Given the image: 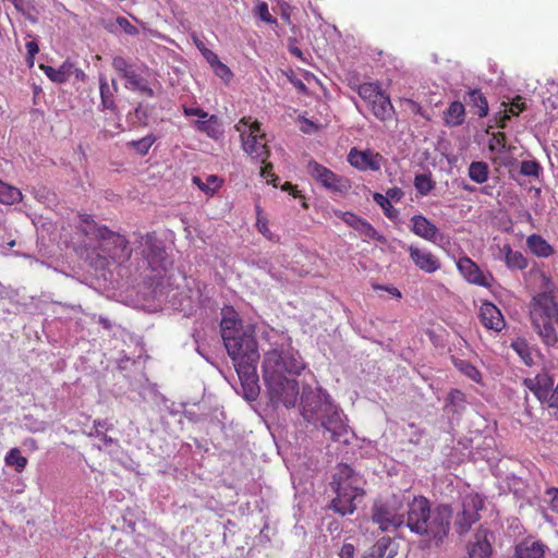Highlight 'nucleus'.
I'll return each mask as SVG.
<instances>
[{
	"mask_svg": "<svg viewBox=\"0 0 558 558\" xmlns=\"http://www.w3.org/2000/svg\"><path fill=\"white\" fill-rule=\"evenodd\" d=\"M305 365L298 353L272 349L265 353L262 372L272 404L293 408L299 397V383L286 374L300 375Z\"/></svg>",
	"mask_w": 558,
	"mask_h": 558,
	"instance_id": "obj_1",
	"label": "nucleus"
},
{
	"mask_svg": "<svg viewBox=\"0 0 558 558\" xmlns=\"http://www.w3.org/2000/svg\"><path fill=\"white\" fill-rule=\"evenodd\" d=\"M430 504L424 496L414 497L408 504L407 526L411 532L426 536L436 543L442 542L449 533L452 518V509L448 505H438L434 508L430 525H426L424 519L428 518Z\"/></svg>",
	"mask_w": 558,
	"mask_h": 558,
	"instance_id": "obj_2",
	"label": "nucleus"
},
{
	"mask_svg": "<svg viewBox=\"0 0 558 558\" xmlns=\"http://www.w3.org/2000/svg\"><path fill=\"white\" fill-rule=\"evenodd\" d=\"M301 415L307 423L319 425L330 433L333 441H340L348 433L338 407L329 397H322L313 391L304 392L301 397Z\"/></svg>",
	"mask_w": 558,
	"mask_h": 558,
	"instance_id": "obj_3",
	"label": "nucleus"
},
{
	"mask_svg": "<svg viewBox=\"0 0 558 558\" xmlns=\"http://www.w3.org/2000/svg\"><path fill=\"white\" fill-rule=\"evenodd\" d=\"M533 330L546 348L558 345V303L551 292L534 295L529 304Z\"/></svg>",
	"mask_w": 558,
	"mask_h": 558,
	"instance_id": "obj_4",
	"label": "nucleus"
},
{
	"mask_svg": "<svg viewBox=\"0 0 558 558\" xmlns=\"http://www.w3.org/2000/svg\"><path fill=\"white\" fill-rule=\"evenodd\" d=\"M359 483L360 480L351 466L348 464L338 465L332 480L336 497L331 501V508L335 512L344 515L355 510V498L364 495V490L359 486Z\"/></svg>",
	"mask_w": 558,
	"mask_h": 558,
	"instance_id": "obj_5",
	"label": "nucleus"
},
{
	"mask_svg": "<svg viewBox=\"0 0 558 558\" xmlns=\"http://www.w3.org/2000/svg\"><path fill=\"white\" fill-rule=\"evenodd\" d=\"M235 130L240 133L242 148L244 151L258 162H265L270 156V150L265 141V134L260 133V124L251 117H243L235 124Z\"/></svg>",
	"mask_w": 558,
	"mask_h": 558,
	"instance_id": "obj_6",
	"label": "nucleus"
},
{
	"mask_svg": "<svg viewBox=\"0 0 558 558\" xmlns=\"http://www.w3.org/2000/svg\"><path fill=\"white\" fill-rule=\"evenodd\" d=\"M357 94L378 120L385 122L392 119L395 108L390 97L380 88L378 83L372 82L359 85Z\"/></svg>",
	"mask_w": 558,
	"mask_h": 558,
	"instance_id": "obj_7",
	"label": "nucleus"
},
{
	"mask_svg": "<svg viewBox=\"0 0 558 558\" xmlns=\"http://www.w3.org/2000/svg\"><path fill=\"white\" fill-rule=\"evenodd\" d=\"M96 236L101 241V251L114 263L122 264L131 258L132 248L124 235L111 231L106 226H100L96 230Z\"/></svg>",
	"mask_w": 558,
	"mask_h": 558,
	"instance_id": "obj_8",
	"label": "nucleus"
},
{
	"mask_svg": "<svg viewBox=\"0 0 558 558\" xmlns=\"http://www.w3.org/2000/svg\"><path fill=\"white\" fill-rule=\"evenodd\" d=\"M306 170L313 180L332 193L345 194L351 189L348 178L335 173L315 160L308 161Z\"/></svg>",
	"mask_w": 558,
	"mask_h": 558,
	"instance_id": "obj_9",
	"label": "nucleus"
},
{
	"mask_svg": "<svg viewBox=\"0 0 558 558\" xmlns=\"http://www.w3.org/2000/svg\"><path fill=\"white\" fill-rule=\"evenodd\" d=\"M140 245L148 267L156 276H161L167 269V253L162 242L155 233H146L141 236Z\"/></svg>",
	"mask_w": 558,
	"mask_h": 558,
	"instance_id": "obj_10",
	"label": "nucleus"
},
{
	"mask_svg": "<svg viewBox=\"0 0 558 558\" xmlns=\"http://www.w3.org/2000/svg\"><path fill=\"white\" fill-rule=\"evenodd\" d=\"M223 344L232 361L259 360L257 341L252 333L243 331L236 336L227 337Z\"/></svg>",
	"mask_w": 558,
	"mask_h": 558,
	"instance_id": "obj_11",
	"label": "nucleus"
},
{
	"mask_svg": "<svg viewBox=\"0 0 558 558\" xmlns=\"http://www.w3.org/2000/svg\"><path fill=\"white\" fill-rule=\"evenodd\" d=\"M483 499L477 494H469L463 498L462 511L456 519L458 533H466L480 520V510L483 509Z\"/></svg>",
	"mask_w": 558,
	"mask_h": 558,
	"instance_id": "obj_12",
	"label": "nucleus"
},
{
	"mask_svg": "<svg viewBox=\"0 0 558 558\" xmlns=\"http://www.w3.org/2000/svg\"><path fill=\"white\" fill-rule=\"evenodd\" d=\"M457 268L464 280L471 284L490 289L495 281L494 276L489 271H484L470 257L462 256L457 260Z\"/></svg>",
	"mask_w": 558,
	"mask_h": 558,
	"instance_id": "obj_13",
	"label": "nucleus"
},
{
	"mask_svg": "<svg viewBox=\"0 0 558 558\" xmlns=\"http://www.w3.org/2000/svg\"><path fill=\"white\" fill-rule=\"evenodd\" d=\"M372 521L383 532L396 530L404 523V514L397 511L396 507L388 502H376L373 506Z\"/></svg>",
	"mask_w": 558,
	"mask_h": 558,
	"instance_id": "obj_14",
	"label": "nucleus"
},
{
	"mask_svg": "<svg viewBox=\"0 0 558 558\" xmlns=\"http://www.w3.org/2000/svg\"><path fill=\"white\" fill-rule=\"evenodd\" d=\"M349 163L360 171L380 170L384 157L372 149L359 150L353 147L348 154Z\"/></svg>",
	"mask_w": 558,
	"mask_h": 558,
	"instance_id": "obj_15",
	"label": "nucleus"
},
{
	"mask_svg": "<svg viewBox=\"0 0 558 558\" xmlns=\"http://www.w3.org/2000/svg\"><path fill=\"white\" fill-rule=\"evenodd\" d=\"M408 252L413 264L426 274H434L441 267L439 258L426 248L411 244Z\"/></svg>",
	"mask_w": 558,
	"mask_h": 558,
	"instance_id": "obj_16",
	"label": "nucleus"
},
{
	"mask_svg": "<svg viewBox=\"0 0 558 558\" xmlns=\"http://www.w3.org/2000/svg\"><path fill=\"white\" fill-rule=\"evenodd\" d=\"M481 324L487 329L500 332L506 327L501 311L492 302L483 301L478 310Z\"/></svg>",
	"mask_w": 558,
	"mask_h": 558,
	"instance_id": "obj_17",
	"label": "nucleus"
},
{
	"mask_svg": "<svg viewBox=\"0 0 558 558\" xmlns=\"http://www.w3.org/2000/svg\"><path fill=\"white\" fill-rule=\"evenodd\" d=\"M492 554L493 548L488 539V531L478 529L468 545L469 558H490Z\"/></svg>",
	"mask_w": 558,
	"mask_h": 558,
	"instance_id": "obj_18",
	"label": "nucleus"
},
{
	"mask_svg": "<svg viewBox=\"0 0 558 558\" xmlns=\"http://www.w3.org/2000/svg\"><path fill=\"white\" fill-rule=\"evenodd\" d=\"M498 258L504 260L510 271L524 270L529 266V260L523 253L514 251L509 243L499 246Z\"/></svg>",
	"mask_w": 558,
	"mask_h": 558,
	"instance_id": "obj_19",
	"label": "nucleus"
},
{
	"mask_svg": "<svg viewBox=\"0 0 558 558\" xmlns=\"http://www.w3.org/2000/svg\"><path fill=\"white\" fill-rule=\"evenodd\" d=\"M523 384L538 399L554 390V378L547 372L538 373L534 378H525Z\"/></svg>",
	"mask_w": 558,
	"mask_h": 558,
	"instance_id": "obj_20",
	"label": "nucleus"
},
{
	"mask_svg": "<svg viewBox=\"0 0 558 558\" xmlns=\"http://www.w3.org/2000/svg\"><path fill=\"white\" fill-rule=\"evenodd\" d=\"M220 330L223 341H226L227 337H233L243 332L242 320L232 307H228L222 311Z\"/></svg>",
	"mask_w": 558,
	"mask_h": 558,
	"instance_id": "obj_21",
	"label": "nucleus"
},
{
	"mask_svg": "<svg viewBox=\"0 0 558 558\" xmlns=\"http://www.w3.org/2000/svg\"><path fill=\"white\" fill-rule=\"evenodd\" d=\"M412 228L411 231L429 242H435L438 228L423 215H414L411 218Z\"/></svg>",
	"mask_w": 558,
	"mask_h": 558,
	"instance_id": "obj_22",
	"label": "nucleus"
},
{
	"mask_svg": "<svg viewBox=\"0 0 558 558\" xmlns=\"http://www.w3.org/2000/svg\"><path fill=\"white\" fill-rule=\"evenodd\" d=\"M463 100L469 106L470 110L478 116V118H484L488 114V101L481 89H470L464 95Z\"/></svg>",
	"mask_w": 558,
	"mask_h": 558,
	"instance_id": "obj_23",
	"label": "nucleus"
},
{
	"mask_svg": "<svg viewBox=\"0 0 558 558\" xmlns=\"http://www.w3.org/2000/svg\"><path fill=\"white\" fill-rule=\"evenodd\" d=\"M526 246L529 251L538 258H548L556 251L541 234L533 233L526 238Z\"/></svg>",
	"mask_w": 558,
	"mask_h": 558,
	"instance_id": "obj_24",
	"label": "nucleus"
},
{
	"mask_svg": "<svg viewBox=\"0 0 558 558\" xmlns=\"http://www.w3.org/2000/svg\"><path fill=\"white\" fill-rule=\"evenodd\" d=\"M515 558H545V545L538 541L524 539L515 547Z\"/></svg>",
	"mask_w": 558,
	"mask_h": 558,
	"instance_id": "obj_25",
	"label": "nucleus"
},
{
	"mask_svg": "<svg viewBox=\"0 0 558 558\" xmlns=\"http://www.w3.org/2000/svg\"><path fill=\"white\" fill-rule=\"evenodd\" d=\"M124 80L126 81L125 87L128 89L138 92L149 98L155 97V92L150 87L149 82L134 69L125 76Z\"/></svg>",
	"mask_w": 558,
	"mask_h": 558,
	"instance_id": "obj_26",
	"label": "nucleus"
},
{
	"mask_svg": "<svg viewBox=\"0 0 558 558\" xmlns=\"http://www.w3.org/2000/svg\"><path fill=\"white\" fill-rule=\"evenodd\" d=\"M99 90H100L102 108L108 109V110H114L116 109L114 95L118 92V85H117L116 81L113 80L112 84L110 85L108 83L107 77L104 75H100L99 76Z\"/></svg>",
	"mask_w": 558,
	"mask_h": 558,
	"instance_id": "obj_27",
	"label": "nucleus"
},
{
	"mask_svg": "<svg viewBox=\"0 0 558 558\" xmlns=\"http://www.w3.org/2000/svg\"><path fill=\"white\" fill-rule=\"evenodd\" d=\"M41 69L45 74L56 83H64L69 81L73 72H78V70L74 69V65L68 61L63 62L58 69L50 65H41Z\"/></svg>",
	"mask_w": 558,
	"mask_h": 558,
	"instance_id": "obj_28",
	"label": "nucleus"
},
{
	"mask_svg": "<svg viewBox=\"0 0 558 558\" xmlns=\"http://www.w3.org/2000/svg\"><path fill=\"white\" fill-rule=\"evenodd\" d=\"M195 126L199 132L214 140H218L223 133L220 120L216 114L208 116L204 120H197Z\"/></svg>",
	"mask_w": 558,
	"mask_h": 558,
	"instance_id": "obj_29",
	"label": "nucleus"
},
{
	"mask_svg": "<svg viewBox=\"0 0 558 558\" xmlns=\"http://www.w3.org/2000/svg\"><path fill=\"white\" fill-rule=\"evenodd\" d=\"M445 123L449 126H459L464 122L465 108L460 101H452L444 113Z\"/></svg>",
	"mask_w": 558,
	"mask_h": 558,
	"instance_id": "obj_30",
	"label": "nucleus"
},
{
	"mask_svg": "<svg viewBox=\"0 0 558 558\" xmlns=\"http://www.w3.org/2000/svg\"><path fill=\"white\" fill-rule=\"evenodd\" d=\"M192 182L206 195H214L222 185V180L215 174H209L203 181L199 177L194 175Z\"/></svg>",
	"mask_w": 558,
	"mask_h": 558,
	"instance_id": "obj_31",
	"label": "nucleus"
},
{
	"mask_svg": "<svg viewBox=\"0 0 558 558\" xmlns=\"http://www.w3.org/2000/svg\"><path fill=\"white\" fill-rule=\"evenodd\" d=\"M525 109V102L522 97L517 96L511 102L508 109H505L504 113L499 117L497 121V126L500 129H505L507 125V121L511 119L513 116H518Z\"/></svg>",
	"mask_w": 558,
	"mask_h": 558,
	"instance_id": "obj_32",
	"label": "nucleus"
},
{
	"mask_svg": "<svg viewBox=\"0 0 558 558\" xmlns=\"http://www.w3.org/2000/svg\"><path fill=\"white\" fill-rule=\"evenodd\" d=\"M4 462L8 466L14 468L17 473H22L28 460L26 457L22 456L21 450L19 448H12L4 457Z\"/></svg>",
	"mask_w": 558,
	"mask_h": 558,
	"instance_id": "obj_33",
	"label": "nucleus"
},
{
	"mask_svg": "<svg viewBox=\"0 0 558 558\" xmlns=\"http://www.w3.org/2000/svg\"><path fill=\"white\" fill-rule=\"evenodd\" d=\"M232 362L234 364L240 380L251 377H258L256 372V365L258 361L238 360Z\"/></svg>",
	"mask_w": 558,
	"mask_h": 558,
	"instance_id": "obj_34",
	"label": "nucleus"
},
{
	"mask_svg": "<svg viewBox=\"0 0 558 558\" xmlns=\"http://www.w3.org/2000/svg\"><path fill=\"white\" fill-rule=\"evenodd\" d=\"M488 172V166L484 161H473L469 167L470 179L478 184L487 181Z\"/></svg>",
	"mask_w": 558,
	"mask_h": 558,
	"instance_id": "obj_35",
	"label": "nucleus"
},
{
	"mask_svg": "<svg viewBox=\"0 0 558 558\" xmlns=\"http://www.w3.org/2000/svg\"><path fill=\"white\" fill-rule=\"evenodd\" d=\"M369 549L376 558H393L396 555V550L391 548V539L389 537L379 538Z\"/></svg>",
	"mask_w": 558,
	"mask_h": 558,
	"instance_id": "obj_36",
	"label": "nucleus"
},
{
	"mask_svg": "<svg viewBox=\"0 0 558 558\" xmlns=\"http://www.w3.org/2000/svg\"><path fill=\"white\" fill-rule=\"evenodd\" d=\"M22 199V193L19 189L10 186L0 181V203L14 204Z\"/></svg>",
	"mask_w": 558,
	"mask_h": 558,
	"instance_id": "obj_37",
	"label": "nucleus"
},
{
	"mask_svg": "<svg viewBox=\"0 0 558 558\" xmlns=\"http://www.w3.org/2000/svg\"><path fill=\"white\" fill-rule=\"evenodd\" d=\"M240 381L244 391V398L248 401L256 400L260 391L258 377L245 378Z\"/></svg>",
	"mask_w": 558,
	"mask_h": 558,
	"instance_id": "obj_38",
	"label": "nucleus"
},
{
	"mask_svg": "<svg viewBox=\"0 0 558 558\" xmlns=\"http://www.w3.org/2000/svg\"><path fill=\"white\" fill-rule=\"evenodd\" d=\"M436 183L433 181L430 174L421 173L414 178V186L422 196L427 195L435 189Z\"/></svg>",
	"mask_w": 558,
	"mask_h": 558,
	"instance_id": "obj_39",
	"label": "nucleus"
},
{
	"mask_svg": "<svg viewBox=\"0 0 558 558\" xmlns=\"http://www.w3.org/2000/svg\"><path fill=\"white\" fill-rule=\"evenodd\" d=\"M489 149L500 153H511L515 147L507 144V136L504 132H497L493 134L489 141Z\"/></svg>",
	"mask_w": 558,
	"mask_h": 558,
	"instance_id": "obj_40",
	"label": "nucleus"
},
{
	"mask_svg": "<svg viewBox=\"0 0 558 558\" xmlns=\"http://www.w3.org/2000/svg\"><path fill=\"white\" fill-rule=\"evenodd\" d=\"M373 199L376 202V204H378L381 207L387 218L391 220H396L398 218L399 211L392 206L388 197L384 196L380 193H374Z\"/></svg>",
	"mask_w": 558,
	"mask_h": 558,
	"instance_id": "obj_41",
	"label": "nucleus"
},
{
	"mask_svg": "<svg viewBox=\"0 0 558 558\" xmlns=\"http://www.w3.org/2000/svg\"><path fill=\"white\" fill-rule=\"evenodd\" d=\"M457 368L464 374L466 377L472 379L475 383H480L482 379V375L480 371L472 365L470 362L461 360L456 363Z\"/></svg>",
	"mask_w": 558,
	"mask_h": 558,
	"instance_id": "obj_42",
	"label": "nucleus"
},
{
	"mask_svg": "<svg viewBox=\"0 0 558 558\" xmlns=\"http://www.w3.org/2000/svg\"><path fill=\"white\" fill-rule=\"evenodd\" d=\"M155 141H156V137L154 135H147L141 140L132 141L128 145L131 146L132 148H134V150L138 155L145 156L148 153L149 148L155 143Z\"/></svg>",
	"mask_w": 558,
	"mask_h": 558,
	"instance_id": "obj_43",
	"label": "nucleus"
},
{
	"mask_svg": "<svg viewBox=\"0 0 558 558\" xmlns=\"http://www.w3.org/2000/svg\"><path fill=\"white\" fill-rule=\"evenodd\" d=\"M511 348L521 356L526 365L532 364L533 357L530 353L529 345L525 340L518 339L511 343Z\"/></svg>",
	"mask_w": 558,
	"mask_h": 558,
	"instance_id": "obj_44",
	"label": "nucleus"
},
{
	"mask_svg": "<svg viewBox=\"0 0 558 558\" xmlns=\"http://www.w3.org/2000/svg\"><path fill=\"white\" fill-rule=\"evenodd\" d=\"M254 13L267 24H276L277 20L270 14L268 4L265 1H257L254 7Z\"/></svg>",
	"mask_w": 558,
	"mask_h": 558,
	"instance_id": "obj_45",
	"label": "nucleus"
},
{
	"mask_svg": "<svg viewBox=\"0 0 558 558\" xmlns=\"http://www.w3.org/2000/svg\"><path fill=\"white\" fill-rule=\"evenodd\" d=\"M541 169V165L536 160H523L520 166V173L525 177L537 178Z\"/></svg>",
	"mask_w": 558,
	"mask_h": 558,
	"instance_id": "obj_46",
	"label": "nucleus"
},
{
	"mask_svg": "<svg viewBox=\"0 0 558 558\" xmlns=\"http://www.w3.org/2000/svg\"><path fill=\"white\" fill-rule=\"evenodd\" d=\"M112 66L123 78L133 70V66L121 56L113 58Z\"/></svg>",
	"mask_w": 558,
	"mask_h": 558,
	"instance_id": "obj_47",
	"label": "nucleus"
},
{
	"mask_svg": "<svg viewBox=\"0 0 558 558\" xmlns=\"http://www.w3.org/2000/svg\"><path fill=\"white\" fill-rule=\"evenodd\" d=\"M362 234L368 236L369 239H377L378 232L375 230V228L365 219L356 220V226L354 228Z\"/></svg>",
	"mask_w": 558,
	"mask_h": 558,
	"instance_id": "obj_48",
	"label": "nucleus"
},
{
	"mask_svg": "<svg viewBox=\"0 0 558 558\" xmlns=\"http://www.w3.org/2000/svg\"><path fill=\"white\" fill-rule=\"evenodd\" d=\"M193 40L198 50L201 51V53L203 54V57L209 64L211 62H218V56L214 51L208 49L199 38L193 36Z\"/></svg>",
	"mask_w": 558,
	"mask_h": 558,
	"instance_id": "obj_49",
	"label": "nucleus"
},
{
	"mask_svg": "<svg viewBox=\"0 0 558 558\" xmlns=\"http://www.w3.org/2000/svg\"><path fill=\"white\" fill-rule=\"evenodd\" d=\"M210 66L213 68L216 75H218L222 80L229 81L232 77L231 70L225 63H222L219 59H218V62H211Z\"/></svg>",
	"mask_w": 558,
	"mask_h": 558,
	"instance_id": "obj_50",
	"label": "nucleus"
},
{
	"mask_svg": "<svg viewBox=\"0 0 558 558\" xmlns=\"http://www.w3.org/2000/svg\"><path fill=\"white\" fill-rule=\"evenodd\" d=\"M263 163V167L260 168V177L264 178L267 183H272L274 185L275 184V181L278 179L277 175L274 173V166L271 162H269L268 160H266L265 162H262Z\"/></svg>",
	"mask_w": 558,
	"mask_h": 558,
	"instance_id": "obj_51",
	"label": "nucleus"
},
{
	"mask_svg": "<svg viewBox=\"0 0 558 558\" xmlns=\"http://www.w3.org/2000/svg\"><path fill=\"white\" fill-rule=\"evenodd\" d=\"M545 495L550 497L549 509L558 512V487H549L545 490Z\"/></svg>",
	"mask_w": 558,
	"mask_h": 558,
	"instance_id": "obj_52",
	"label": "nucleus"
},
{
	"mask_svg": "<svg viewBox=\"0 0 558 558\" xmlns=\"http://www.w3.org/2000/svg\"><path fill=\"white\" fill-rule=\"evenodd\" d=\"M183 113L185 117H198L201 118V120H204L206 119L209 114L204 111L203 109L198 108V107H195V108H190V107H183Z\"/></svg>",
	"mask_w": 558,
	"mask_h": 558,
	"instance_id": "obj_53",
	"label": "nucleus"
},
{
	"mask_svg": "<svg viewBox=\"0 0 558 558\" xmlns=\"http://www.w3.org/2000/svg\"><path fill=\"white\" fill-rule=\"evenodd\" d=\"M355 547L353 544L344 543L340 549V558H354Z\"/></svg>",
	"mask_w": 558,
	"mask_h": 558,
	"instance_id": "obj_54",
	"label": "nucleus"
},
{
	"mask_svg": "<svg viewBox=\"0 0 558 558\" xmlns=\"http://www.w3.org/2000/svg\"><path fill=\"white\" fill-rule=\"evenodd\" d=\"M344 222H347L349 226L355 228L356 220H362V218L355 216L351 213H339L337 214Z\"/></svg>",
	"mask_w": 558,
	"mask_h": 558,
	"instance_id": "obj_55",
	"label": "nucleus"
},
{
	"mask_svg": "<svg viewBox=\"0 0 558 558\" xmlns=\"http://www.w3.org/2000/svg\"><path fill=\"white\" fill-rule=\"evenodd\" d=\"M386 194V197H388V199L396 202L400 201L403 196V192L399 187L389 189Z\"/></svg>",
	"mask_w": 558,
	"mask_h": 558,
	"instance_id": "obj_56",
	"label": "nucleus"
},
{
	"mask_svg": "<svg viewBox=\"0 0 558 558\" xmlns=\"http://www.w3.org/2000/svg\"><path fill=\"white\" fill-rule=\"evenodd\" d=\"M283 191H287L289 192L290 194H292L293 197H300V191L296 189L295 185H293L292 183L290 182H286L282 187H281Z\"/></svg>",
	"mask_w": 558,
	"mask_h": 558,
	"instance_id": "obj_57",
	"label": "nucleus"
},
{
	"mask_svg": "<svg viewBox=\"0 0 558 558\" xmlns=\"http://www.w3.org/2000/svg\"><path fill=\"white\" fill-rule=\"evenodd\" d=\"M26 49L31 57H34L39 51L38 45L35 41L26 43Z\"/></svg>",
	"mask_w": 558,
	"mask_h": 558,
	"instance_id": "obj_58",
	"label": "nucleus"
},
{
	"mask_svg": "<svg viewBox=\"0 0 558 558\" xmlns=\"http://www.w3.org/2000/svg\"><path fill=\"white\" fill-rule=\"evenodd\" d=\"M378 288L380 289H385L387 292H389L391 295L398 298V299H401V292L396 288V287H381L379 286Z\"/></svg>",
	"mask_w": 558,
	"mask_h": 558,
	"instance_id": "obj_59",
	"label": "nucleus"
},
{
	"mask_svg": "<svg viewBox=\"0 0 558 558\" xmlns=\"http://www.w3.org/2000/svg\"><path fill=\"white\" fill-rule=\"evenodd\" d=\"M464 395L457 389H453L449 392V398L453 402L456 399L463 400Z\"/></svg>",
	"mask_w": 558,
	"mask_h": 558,
	"instance_id": "obj_60",
	"label": "nucleus"
},
{
	"mask_svg": "<svg viewBox=\"0 0 558 558\" xmlns=\"http://www.w3.org/2000/svg\"><path fill=\"white\" fill-rule=\"evenodd\" d=\"M78 217H80V221L82 223H86V225L94 223L93 217L88 214H80Z\"/></svg>",
	"mask_w": 558,
	"mask_h": 558,
	"instance_id": "obj_61",
	"label": "nucleus"
},
{
	"mask_svg": "<svg viewBox=\"0 0 558 558\" xmlns=\"http://www.w3.org/2000/svg\"><path fill=\"white\" fill-rule=\"evenodd\" d=\"M94 426L96 428V432L98 433L99 428L108 429V423L106 421L96 420L94 421Z\"/></svg>",
	"mask_w": 558,
	"mask_h": 558,
	"instance_id": "obj_62",
	"label": "nucleus"
},
{
	"mask_svg": "<svg viewBox=\"0 0 558 558\" xmlns=\"http://www.w3.org/2000/svg\"><path fill=\"white\" fill-rule=\"evenodd\" d=\"M118 23H119L120 25L126 24L128 26H130V29H128V32H129L130 34H132V33H133V31H135V27H134V26H132L125 17H119V19H118Z\"/></svg>",
	"mask_w": 558,
	"mask_h": 558,
	"instance_id": "obj_63",
	"label": "nucleus"
},
{
	"mask_svg": "<svg viewBox=\"0 0 558 558\" xmlns=\"http://www.w3.org/2000/svg\"><path fill=\"white\" fill-rule=\"evenodd\" d=\"M362 558H376L374 553L369 549L367 553H365Z\"/></svg>",
	"mask_w": 558,
	"mask_h": 558,
	"instance_id": "obj_64",
	"label": "nucleus"
}]
</instances>
